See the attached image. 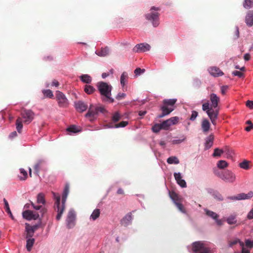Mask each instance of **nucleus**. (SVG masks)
I'll return each instance as SVG.
<instances>
[{
	"instance_id": "nucleus-1",
	"label": "nucleus",
	"mask_w": 253,
	"mask_h": 253,
	"mask_svg": "<svg viewBox=\"0 0 253 253\" xmlns=\"http://www.w3.org/2000/svg\"><path fill=\"white\" fill-rule=\"evenodd\" d=\"M211 105L209 102H206L202 105V110L206 111V113L210 119L212 124L213 125H216V121L218 115V110L216 108L218 106V104L220 99L214 93H211L210 95Z\"/></svg>"
},
{
	"instance_id": "nucleus-2",
	"label": "nucleus",
	"mask_w": 253,
	"mask_h": 253,
	"mask_svg": "<svg viewBox=\"0 0 253 253\" xmlns=\"http://www.w3.org/2000/svg\"><path fill=\"white\" fill-rule=\"evenodd\" d=\"M97 86L100 94L103 97L104 101H110V102H114V99L111 97L112 88L111 85L106 83L100 82L97 83Z\"/></svg>"
},
{
	"instance_id": "nucleus-3",
	"label": "nucleus",
	"mask_w": 253,
	"mask_h": 253,
	"mask_svg": "<svg viewBox=\"0 0 253 253\" xmlns=\"http://www.w3.org/2000/svg\"><path fill=\"white\" fill-rule=\"evenodd\" d=\"M177 101L176 99H165L163 100V105L161 106V109L162 113L159 115L160 118L170 114L173 110V106Z\"/></svg>"
},
{
	"instance_id": "nucleus-4",
	"label": "nucleus",
	"mask_w": 253,
	"mask_h": 253,
	"mask_svg": "<svg viewBox=\"0 0 253 253\" xmlns=\"http://www.w3.org/2000/svg\"><path fill=\"white\" fill-rule=\"evenodd\" d=\"M53 198L55 199V205L54 207L55 209L56 210L57 214L56 215V218L57 220H59L61 219L62 215L64 212V211L65 208V204H63L62 202V204L60 206V196L59 194L52 192Z\"/></svg>"
},
{
	"instance_id": "nucleus-5",
	"label": "nucleus",
	"mask_w": 253,
	"mask_h": 253,
	"mask_svg": "<svg viewBox=\"0 0 253 253\" xmlns=\"http://www.w3.org/2000/svg\"><path fill=\"white\" fill-rule=\"evenodd\" d=\"M160 10V9L159 7L152 6L150 9V13L145 15L146 18L148 20L150 21L154 27H157L159 24V19L160 14L158 12L153 11V10L159 11Z\"/></svg>"
},
{
	"instance_id": "nucleus-6",
	"label": "nucleus",
	"mask_w": 253,
	"mask_h": 253,
	"mask_svg": "<svg viewBox=\"0 0 253 253\" xmlns=\"http://www.w3.org/2000/svg\"><path fill=\"white\" fill-rule=\"evenodd\" d=\"M215 174L226 182L233 183L235 181V174L229 170L221 172H215Z\"/></svg>"
},
{
	"instance_id": "nucleus-7",
	"label": "nucleus",
	"mask_w": 253,
	"mask_h": 253,
	"mask_svg": "<svg viewBox=\"0 0 253 253\" xmlns=\"http://www.w3.org/2000/svg\"><path fill=\"white\" fill-rule=\"evenodd\" d=\"M105 109L102 106H96L91 104L87 113L85 114L86 118H94L99 112L104 113Z\"/></svg>"
},
{
	"instance_id": "nucleus-8",
	"label": "nucleus",
	"mask_w": 253,
	"mask_h": 253,
	"mask_svg": "<svg viewBox=\"0 0 253 253\" xmlns=\"http://www.w3.org/2000/svg\"><path fill=\"white\" fill-rule=\"evenodd\" d=\"M192 250L194 253H211L210 249L202 242H196L193 244Z\"/></svg>"
},
{
	"instance_id": "nucleus-9",
	"label": "nucleus",
	"mask_w": 253,
	"mask_h": 253,
	"mask_svg": "<svg viewBox=\"0 0 253 253\" xmlns=\"http://www.w3.org/2000/svg\"><path fill=\"white\" fill-rule=\"evenodd\" d=\"M55 97L58 105L60 107L67 108L69 104V100L65 95L62 92L57 90L55 93Z\"/></svg>"
},
{
	"instance_id": "nucleus-10",
	"label": "nucleus",
	"mask_w": 253,
	"mask_h": 253,
	"mask_svg": "<svg viewBox=\"0 0 253 253\" xmlns=\"http://www.w3.org/2000/svg\"><path fill=\"white\" fill-rule=\"evenodd\" d=\"M21 115L24 119V123L25 124L30 123L34 118V113L31 110L23 109Z\"/></svg>"
},
{
	"instance_id": "nucleus-11",
	"label": "nucleus",
	"mask_w": 253,
	"mask_h": 253,
	"mask_svg": "<svg viewBox=\"0 0 253 253\" xmlns=\"http://www.w3.org/2000/svg\"><path fill=\"white\" fill-rule=\"evenodd\" d=\"M76 214L73 210H70L66 219L67 226L68 228H73L75 225Z\"/></svg>"
},
{
	"instance_id": "nucleus-12",
	"label": "nucleus",
	"mask_w": 253,
	"mask_h": 253,
	"mask_svg": "<svg viewBox=\"0 0 253 253\" xmlns=\"http://www.w3.org/2000/svg\"><path fill=\"white\" fill-rule=\"evenodd\" d=\"M253 197V192L250 191L248 194L240 193L236 196H231L228 197V199L231 200H241L250 199Z\"/></svg>"
},
{
	"instance_id": "nucleus-13",
	"label": "nucleus",
	"mask_w": 253,
	"mask_h": 253,
	"mask_svg": "<svg viewBox=\"0 0 253 253\" xmlns=\"http://www.w3.org/2000/svg\"><path fill=\"white\" fill-rule=\"evenodd\" d=\"M150 46L147 43H140L136 44L133 48V51L135 52H145L149 50Z\"/></svg>"
},
{
	"instance_id": "nucleus-14",
	"label": "nucleus",
	"mask_w": 253,
	"mask_h": 253,
	"mask_svg": "<svg viewBox=\"0 0 253 253\" xmlns=\"http://www.w3.org/2000/svg\"><path fill=\"white\" fill-rule=\"evenodd\" d=\"M208 71L210 75L214 77H220L224 75L223 72L216 66L210 67L208 69Z\"/></svg>"
},
{
	"instance_id": "nucleus-15",
	"label": "nucleus",
	"mask_w": 253,
	"mask_h": 253,
	"mask_svg": "<svg viewBox=\"0 0 253 253\" xmlns=\"http://www.w3.org/2000/svg\"><path fill=\"white\" fill-rule=\"evenodd\" d=\"M75 107L76 110L79 112H83L87 108V105L82 101H78L75 102Z\"/></svg>"
},
{
	"instance_id": "nucleus-16",
	"label": "nucleus",
	"mask_w": 253,
	"mask_h": 253,
	"mask_svg": "<svg viewBox=\"0 0 253 253\" xmlns=\"http://www.w3.org/2000/svg\"><path fill=\"white\" fill-rule=\"evenodd\" d=\"M201 128L204 133L207 134L210 129L211 124L209 120L204 119L201 123Z\"/></svg>"
},
{
	"instance_id": "nucleus-17",
	"label": "nucleus",
	"mask_w": 253,
	"mask_h": 253,
	"mask_svg": "<svg viewBox=\"0 0 253 253\" xmlns=\"http://www.w3.org/2000/svg\"><path fill=\"white\" fill-rule=\"evenodd\" d=\"M174 177L176 180L177 184L180 185L181 187L184 188L186 187V183L185 181L182 179L181 173L179 172L174 173Z\"/></svg>"
},
{
	"instance_id": "nucleus-18",
	"label": "nucleus",
	"mask_w": 253,
	"mask_h": 253,
	"mask_svg": "<svg viewBox=\"0 0 253 253\" xmlns=\"http://www.w3.org/2000/svg\"><path fill=\"white\" fill-rule=\"evenodd\" d=\"M132 219V213L129 212L127 214H126L125 217L123 218V219L121 221V223L122 224V225L125 226H126L131 223Z\"/></svg>"
},
{
	"instance_id": "nucleus-19",
	"label": "nucleus",
	"mask_w": 253,
	"mask_h": 253,
	"mask_svg": "<svg viewBox=\"0 0 253 253\" xmlns=\"http://www.w3.org/2000/svg\"><path fill=\"white\" fill-rule=\"evenodd\" d=\"M214 140V135L211 133L209 136L206 137L205 143V149L207 150L210 148L213 145Z\"/></svg>"
},
{
	"instance_id": "nucleus-20",
	"label": "nucleus",
	"mask_w": 253,
	"mask_h": 253,
	"mask_svg": "<svg viewBox=\"0 0 253 253\" xmlns=\"http://www.w3.org/2000/svg\"><path fill=\"white\" fill-rule=\"evenodd\" d=\"M245 21L248 26L251 27L253 25V10L248 11Z\"/></svg>"
},
{
	"instance_id": "nucleus-21",
	"label": "nucleus",
	"mask_w": 253,
	"mask_h": 253,
	"mask_svg": "<svg viewBox=\"0 0 253 253\" xmlns=\"http://www.w3.org/2000/svg\"><path fill=\"white\" fill-rule=\"evenodd\" d=\"M169 195L170 198L173 201L174 204L179 202H182V198L175 192L169 191Z\"/></svg>"
},
{
	"instance_id": "nucleus-22",
	"label": "nucleus",
	"mask_w": 253,
	"mask_h": 253,
	"mask_svg": "<svg viewBox=\"0 0 253 253\" xmlns=\"http://www.w3.org/2000/svg\"><path fill=\"white\" fill-rule=\"evenodd\" d=\"M69 192V185L67 183L65 185L64 190L62 194V203L63 204H65V202L66 201V199L68 196V195Z\"/></svg>"
},
{
	"instance_id": "nucleus-23",
	"label": "nucleus",
	"mask_w": 253,
	"mask_h": 253,
	"mask_svg": "<svg viewBox=\"0 0 253 253\" xmlns=\"http://www.w3.org/2000/svg\"><path fill=\"white\" fill-rule=\"evenodd\" d=\"M109 49L108 47L102 48L100 51L95 52L96 54L99 56H105L109 54Z\"/></svg>"
},
{
	"instance_id": "nucleus-24",
	"label": "nucleus",
	"mask_w": 253,
	"mask_h": 253,
	"mask_svg": "<svg viewBox=\"0 0 253 253\" xmlns=\"http://www.w3.org/2000/svg\"><path fill=\"white\" fill-rule=\"evenodd\" d=\"M3 202L6 212L9 215L10 217L12 220H14V217L10 211L8 202L5 198L3 199Z\"/></svg>"
},
{
	"instance_id": "nucleus-25",
	"label": "nucleus",
	"mask_w": 253,
	"mask_h": 253,
	"mask_svg": "<svg viewBox=\"0 0 253 253\" xmlns=\"http://www.w3.org/2000/svg\"><path fill=\"white\" fill-rule=\"evenodd\" d=\"M16 126L17 131L21 133L23 128L22 118L18 117L16 121Z\"/></svg>"
},
{
	"instance_id": "nucleus-26",
	"label": "nucleus",
	"mask_w": 253,
	"mask_h": 253,
	"mask_svg": "<svg viewBox=\"0 0 253 253\" xmlns=\"http://www.w3.org/2000/svg\"><path fill=\"white\" fill-rule=\"evenodd\" d=\"M20 175H18V177L20 180H25L28 177V173L24 169L21 168L20 169Z\"/></svg>"
},
{
	"instance_id": "nucleus-27",
	"label": "nucleus",
	"mask_w": 253,
	"mask_h": 253,
	"mask_svg": "<svg viewBox=\"0 0 253 253\" xmlns=\"http://www.w3.org/2000/svg\"><path fill=\"white\" fill-rule=\"evenodd\" d=\"M81 81L86 84H89L91 82L92 79L90 76L87 74H84L80 77Z\"/></svg>"
},
{
	"instance_id": "nucleus-28",
	"label": "nucleus",
	"mask_w": 253,
	"mask_h": 253,
	"mask_svg": "<svg viewBox=\"0 0 253 253\" xmlns=\"http://www.w3.org/2000/svg\"><path fill=\"white\" fill-rule=\"evenodd\" d=\"M26 231L27 232L26 238L33 237L34 233L33 228L27 223L26 224Z\"/></svg>"
},
{
	"instance_id": "nucleus-29",
	"label": "nucleus",
	"mask_w": 253,
	"mask_h": 253,
	"mask_svg": "<svg viewBox=\"0 0 253 253\" xmlns=\"http://www.w3.org/2000/svg\"><path fill=\"white\" fill-rule=\"evenodd\" d=\"M35 243V239L34 238L29 239L27 240L26 249L28 252H30Z\"/></svg>"
},
{
	"instance_id": "nucleus-30",
	"label": "nucleus",
	"mask_w": 253,
	"mask_h": 253,
	"mask_svg": "<svg viewBox=\"0 0 253 253\" xmlns=\"http://www.w3.org/2000/svg\"><path fill=\"white\" fill-rule=\"evenodd\" d=\"M37 202L38 204L44 205L45 203L44 195L43 193H40L37 196Z\"/></svg>"
},
{
	"instance_id": "nucleus-31",
	"label": "nucleus",
	"mask_w": 253,
	"mask_h": 253,
	"mask_svg": "<svg viewBox=\"0 0 253 253\" xmlns=\"http://www.w3.org/2000/svg\"><path fill=\"white\" fill-rule=\"evenodd\" d=\"M23 216L24 218L27 220H31L32 216L33 215V211L27 210L23 212Z\"/></svg>"
},
{
	"instance_id": "nucleus-32",
	"label": "nucleus",
	"mask_w": 253,
	"mask_h": 253,
	"mask_svg": "<svg viewBox=\"0 0 253 253\" xmlns=\"http://www.w3.org/2000/svg\"><path fill=\"white\" fill-rule=\"evenodd\" d=\"M100 213V211L99 209H96L94 210L90 215V218L93 220H96L99 216Z\"/></svg>"
},
{
	"instance_id": "nucleus-33",
	"label": "nucleus",
	"mask_w": 253,
	"mask_h": 253,
	"mask_svg": "<svg viewBox=\"0 0 253 253\" xmlns=\"http://www.w3.org/2000/svg\"><path fill=\"white\" fill-rule=\"evenodd\" d=\"M205 211H206V214L208 216L212 218L213 219H216L218 217V214H216L215 212H214L212 211L208 210L207 209H206Z\"/></svg>"
},
{
	"instance_id": "nucleus-34",
	"label": "nucleus",
	"mask_w": 253,
	"mask_h": 253,
	"mask_svg": "<svg viewBox=\"0 0 253 253\" xmlns=\"http://www.w3.org/2000/svg\"><path fill=\"white\" fill-rule=\"evenodd\" d=\"M95 89L91 85H85L84 86V91L85 93L90 94L94 92Z\"/></svg>"
},
{
	"instance_id": "nucleus-35",
	"label": "nucleus",
	"mask_w": 253,
	"mask_h": 253,
	"mask_svg": "<svg viewBox=\"0 0 253 253\" xmlns=\"http://www.w3.org/2000/svg\"><path fill=\"white\" fill-rule=\"evenodd\" d=\"M224 152V151L223 150L220 149L218 148H216L214 150V152L212 154V156L213 157H220Z\"/></svg>"
},
{
	"instance_id": "nucleus-36",
	"label": "nucleus",
	"mask_w": 253,
	"mask_h": 253,
	"mask_svg": "<svg viewBox=\"0 0 253 253\" xmlns=\"http://www.w3.org/2000/svg\"><path fill=\"white\" fill-rule=\"evenodd\" d=\"M228 165V163L224 160H220L217 163V167L220 169L227 167Z\"/></svg>"
},
{
	"instance_id": "nucleus-37",
	"label": "nucleus",
	"mask_w": 253,
	"mask_h": 253,
	"mask_svg": "<svg viewBox=\"0 0 253 253\" xmlns=\"http://www.w3.org/2000/svg\"><path fill=\"white\" fill-rule=\"evenodd\" d=\"M128 78L127 74L126 72H123L121 76L120 81L122 86H124Z\"/></svg>"
},
{
	"instance_id": "nucleus-38",
	"label": "nucleus",
	"mask_w": 253,
	"mask_h": 253,
	"mask_svg": "<svg viewBox=\"0 0 253 253\" xmlns=\"http://www.w3.org/2000/svg\"><path fill=\"white\" fill-rule=\"evenodd\" d=\"M167 163L169 164H178L179 161L176 157H170L167 159Z\"/></svg>"
},
{
	"instance_id": "nucleus-39",
	"label": "nucleus",
	"mask_w": 253,
	"mask_h": 253,
	"mask_svg": "<svg viewBox=\"0 0 253 253\" xmlns=\"http://www.w3.org/2000/svg\"><path fill=\"white\" fill-rule=\"evenodd\" d=\"M121 118V115L118 112H115L112 117V121L114 123H116L120 121Z\"/></svg>"
},
{
	"instance_id": "nucleus-40",
	"label": "nucleus",
	"mask_w": 253,
	"mask_h": 253,
	"mask_svg": "<svg viewBox=\"0 0 253 253\" xmlns=\"http://www.w3.org/2000/svg\"><path fill=\"white\" fill-rule=\"evenodd\" d=\"M67 131L70 132L77 133L80 130L75 125H72L67 128Z\"/></svg>"
},
{
	"instance_id": "nucleus-41",
	"label": "nucleus",
	"mask_w": 253,
	"mask_h": 253,
	"mask_svg": "<svg viewBox=\"0 0 253 253\" xmlns=\"http://www.w3.org/2000/svg\"><path fill=\"white\" fill-rule=\"evenodd\" d=\"M227 222L229 224H234L236 223V216L231 215L227 218Z\"/></svg>"
},
{
	"instance_id": "nucleus-42",
	"label": "nucleus",
	"mask_w": 253,
	"mask_h": 253,
	"mask_svg": "<svg viewBox=\"0 0 253 253\" xmlns=\"http://www.w3.org/2000/svg\"><path fill=\"white\" fill-rule=\"evenodd\" d=\"M169 123L170 125H174L176 124L179 121V118L177 117H171L169 119L167 120Z\"/></svg>"
},
{
	"instance_id": "nucleus-43",
	"label": "nucleus",
	"mask_w": 253,
	"mask_h": 253,
	"mask_svg": "<svg viewBox=\"0 0 253 253\" xmlns=\"http://www.w3.org/2000/svg\"><path fill=\"white\" fill-rule=\"evenodd\" d=\"M239 166L240 168L244 169H250L249 162L248 161H244L240 163Z\"/></svg>"
},
{
	"instance_id": "nucleus-44",
	"label": "nucleus",
	"mask_w": 253,
	"mask_h": 253,
	"mask_svg": "<svg viewBox=\"0 0 253 253\" xmlns=\"http://www.w3.org/2000/svg\"><path fill=\"white\" fill-rule=\"evenodd\" d=\"M42 164V161H39L34 166V169L35 170V173L37 175H39V172L40 171V169H41Z\"/></svg>"
},
{
	"instance_id": "nucleus-45",
	"label": "nucleus",
	"mask_w": 253,
	"mask_h": 253,
	"mask_svg": "<svg viewBox=\"0 0 253 253\" xmlns=\"http://www.w3.org/2000/svg\"><path fill=\"white\" fill-rule=\"evenodd\" d=\"M253 6V0H245L244 7L246 8H250Z\"/></svg>"
},
{
	"instance_id": "nucleus-46",
	"label": "nucleus",
	"mask_w": 253,
	"mask_h": 253,
	"mask_svg": "<svg viewBox=\"0 0 253 253\" xmlns=\"http://www.w3.org/2000/svg\"><path fill=\"white\" fill-rule=\"evenodd\" d=\"M182 202H179L178 203H176L175 205L177 207V209L182 213H186V210L184 208L182 204Z\"/></svg>"
},
{
	"instance_id": "nucleus-47",
	"label": "nucleus",
	"mask_w": 253,
	"mask_h": 253,
	"mask_svg": "<svg viewBox=\"0 0 253 253\" xmlns=\"http://www.w3.org/2000/svg\"><path fill=\"white\" fill-rule=\"evenodd\" d=\"M161 129H163L161 124H157L152 127V130L154 132H158Z\"/></svg>"
},
{
	"instance_id": "nucleus-48",
	"label": "nucleus",
	"mask_w": 253,
	"mask_h": 253,
	"mask_svg": "<svg viewBox=\"0 0 253 253\" xmlns=\"http://www.w3.org/2000/svg\"><path fill=\"white\" fill-rule=\"evenodd\" d=\"M43 93L45 96L49 97L50 98H52L53 96V93L52 91L50 89L44 90L43 91Z\"/></svg>"
},
{
	"instance_id": "nucleus-49",
	"label": "nucleus",
	"mask_w": 253,
	"mask_h": 253,
	"mask_svg": "<svg viewBox=\"0 0 253 253\" xmlns=\"http://www.w3.org/2000/svg\"><path fill=\"white\" fill-rule=\"evenodd\" d=\"M161 124L163 129L164 130H168L169 127L171 126L167 120L166 121H164L163 123Z\"/></svg>"
},
{
	"instance_id": "nucleus-50",
	"label": "nucleus",
	"mask_w": 253,
	"mask_h": 253,
	"mask_svg": "<svg viewBox=\"0 0 253 253\" xmlns=\"http://www.w3.org/2000/svg\"><path fill=\"white\" fill-rule=\"evenodd\" d=\"M128 125V122L127 121H122L120 123L116 124L114 125V127L118 128V127H124Z\"/></svg>"
},
{
	"instance_id": "nucleus-51",
	"label": "nucleus",
	"mask_w": 253,
	"mask_h": 253,
	"mask_svg": "<svg viewBox=\"0 0 253 253\" xmlns=\"http://www.w3.org/2000/svg\"><path fill=\"white\" fill-rule=\"evenodd\" d=\"M145 72L144 69H141L140 68H137L134 71V73L136 76H138L141 74L144 73Z\"/></svg>"
},
{
	"instance_id": "nucleus-52",
	"label": "nucleus",
	"mask_w": 253,
	"mask_h": 253,
	"mask_svg": "<svg viewBox=\"0 0 253 253\" xmlns=\"http://www.w3.org/2000/svg\"><path fill=\"white\" fill-rule=\"evenodd\" d=\"M212 195L213 198L218 201H221L223 200L222 195L218 192L214 193Z\"/></svg>"
},
{
	"instance_id": "nucleus-53",
	"label": "nucleus",
	"mask_w": 253,
	"mask_h": 253,
	"mask_svg": "<svg viewBox=\"0 0 253 253\" xmlns=\"http://www.w3.org/2000/svg\"><path fill=\"white\" fill-rule=\"evenodd\" d=\"M238 243H239V244L240 245V243H243V242H241L239 239H236L233 241H229L228 242V244H229V246L230 247H232L233 245L237 244Z\"/></svg>"
},
{
	"instance_id": "nucleus-54",
	"label": "nucleus",
	"mask_w": 253,
	"mask_h": 253,
	"mask_svg": "<svg viewBox=\"0 0 253 253\" xmlns=\"http://www.w3.org/2000/svg\"><path fill=\"white\" fill-rule=\"evenodd\" d=\"M198 115V113L197 111H193L192 112V114L190 116V120L192 121H194L196 119V118H197Z\"/></svg>"
},
{
	"instance_id": "nucleus-55",
	"label": "nucleus",
	"mask_w": 253,
	"mask_h": 253,
	"mask_svg": "<svg viewBox=\"0 0 253 253\" xmlns=\"http://www.w3.org/2000/svg\"><path fill=\"white\" fill-rule=\"evenodd\" d=\"M246 246L250 249L253 247V241H251L250 240H246L245 241Z\"/></svg>"
},
{
	"instance_id": "nucleus-56",
	"label": "nucleus",
	"mask_w": 253,
	"mask_h": 253,
	"mask_svg": "<svg viewBox=\"0 0 253 253\" xmlns=\"http://www.w3.org/2000/svg\"><path fill=\"white\" fill-rule=\"evenodd\" d=\"M240 246L242 248V253H250V251L245 248L244 243H240Z\"/></svg>"
},
{
	"instance_id": "nucleus-57",
	"label": "nucleus",
	"mask_w": 253,
	"mask_h": 253,
	"mask_svg": "<svg viewBox=\"0 0 253 253\" xmlns=\"http://www.w3.org/2000/svg\"><path fill=\"white\" fill-rule=\"evenodd\" d=\"M232 74L234 76H238L239 78H241L243 76V74L242 72H241L240 71H233L232 72Z\"/></svg>"
},
{
	"instance_id": "nucleus-58",
	"label": "nucleus",
	"mask_w": 253,
	"mask_h": 253,
	"mask_svg": "<svg viewBox=\"0 0 253 253\" xmlns=\"http://www.w3.org/2000/svg\"><path fill=\"white\" fill-rule=\"evenodd\" d=\"M185 139V138H184L182 139H175L172 141V143L173 144H178L181 143Z\"/></svg>"
},
{
	"instance_id": "nucleus-59",
	"label": "nucleus",
	"mask_w": 253,
	"mask_h": 253,
	"mask_svg": "<svg viewBox=\"0 0 253 253\" xmlns=\"http://www.w3.org/2000/svg\"><path fill=\"white\" fill-rule=\"evenodd\" d=\"M247 217L250 220L253 219V208L249 212Z\"/></svg>"
},
{
	"instance_id": "nucleus-60",
	"label": "nucleus",
	"mask_w": 253,
	"mask_h": 253,
	"mask_svg": "<svg viewBox=\"0 0 253 253\" xmlns=\"http://www.w3.org/2000/svg\"><path fill=\"white\" fill-rule=\"evenodd\" d=\"M246 106L250 109H253V101L248 100L246 102Z\"/></svg>"
},
{
	"instance_id": "nucleus-61",
	"label": "nucleus",
	"mask_w": 253,
	"mask_h": 253,
	"mask_svg": "<svg viewBox=\"0 0 253 253\" xmlns=\"http://www.w3.org/2000/svg\"><path fill=\"white\" fill-rule=\"evenodd\" d=\"M39 217L38 213L33 211V215L32 216V219H37Z\"/></svg>"
},
{
	"instance_id": "nucleus-62",
	"label": "nucleus",
	"mask_w": 253,
	"mask_h": 253,
	"mask_svg": "<svg viewBox=\"0 0 253 253\" xmlns=\"http://www.w3.org/2000/svg\"><path fill=\"white\" fill-rule=\"evenodd\" d=\"M126 96V94L124 93H119L118 94V95L116 96V98L118 100H120Z\"/></svg>"
},
{
	"instance_id": "nucleus-63",
	"label": "nucleus",
	"mask_w": 253,
	"mask_h": 253,
	"mask_svg": "<svg viewBox=\"0 0 253 253\" xmlns=\"http://www.w3.org/2000/svg\"><path fill=\"white\" fill-rule=\"evenodd\" d=\"M227 88H228V86L227 85L222 86L221 87V93L222 94H224L225 93V92L227 90Z\"/></svg>"
},
{
	"instance_id": "nucleus-64",
	"label": "nucleus",
	"mask_w": 253,
	"mask_h": 253,
	"mask_svg": "<svg viewBox=\"0 0 253 253\" xmlns=\"http://www.w3.org/2000/svg\"><path fill=\"white\" fill-rule=\"evenodd\" d=\"M252 129H253V124L250 125L248 126H247V127L245 128V130H246L247 131H251Z\"/></svg>"
}]
</instances>
